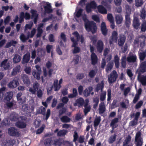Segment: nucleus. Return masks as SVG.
Returning a JSON list of instances; mask_svg holds the SVG:
<instances>
[{
  "instance_id": "obj_1",
  "label": "nucleus",
  "mask_w": 146,
  "mask_h": 146,
  "mask_svg": "<svg viewBox=\"0 0 146 146\" xmlns=\"http://www.w3.org/2000/svg\"><path fill=\"white\" fill-rule=\"evenodd\" d=\"M85 27L88 32H91L94 34L97 31V27L96 23L92 21H88L85 23Z\"/></svg>"
},
{
  "instance_id": "obj_2",
  "label": "nucleus",
  "mask_w": 146,
  "mask_h": 146,
  "mask_svg": "<svg viewBox=\"0 0 146 146\" xmlns=\"http://www.w3.org/2000/svg\"><path fill=\"white\" fill-rule=\"evenodd\" d=\"M8 132L9 134L11 136L18 137L21 135L20 131L14 127H12L9 128Z\"/></svg>"
},
{
  "instance_id": "obj_3",
  "label": "nucleus",
  "mask_w": 146,
  "mask_h": 146,
  "mask_svg": "<svg viewBox=\"0 0 146 146\" xmlns=\"http://www.w3.org/2000/svg\"><path fill=\"white\" fill-rule=\"evenodd\" d=\"M38 114H41L44 116H46L45 119L47 120L50 115V111L49 109H47L46 113V109L45 108L41 106L39 109V110L38 111Z\"/></svg>"
},
{
  "instance_id": "obj_4",
  "label": "nucleus",
  "mask_w": 146,
  "mask_h": 146,
  "mask_svg": "<svg viewBox=\"0 0 146 146\" xmlns=\"http://www.w3.org/2000/svg\"><path fill=\"white\" fill-rule=\"evenodd\" d=\"M76 38V40H75L74 37H72L70 38L71 41L72 42L73 44L72 47H76L78 44V42L80 40L79 34L77 31H75L73 33Z\"/></svg>"
},
{
  "instance_id": "obj_5",
  "label": "nucleus",
  "mask_w": 146,
  "mask_h": 146,
  "mask_svg": "<svg viewBox=\"0 0 146 146\" xmlns=\"http://www.w3.org/2000/svg\"><path fill=\"white\" fill-rule=\"evenodd\" d=\"M118 34L116 31H113L110 38L109 43L110 45L113 44V42H116L117 41Z\"/></svg>"
},
{
  "instance_id": "obj_6",
  "label": "nucleus",
  "mask_w": 146,
  "mask_h": 146,
  "mask_svg": "<svg viewBox=\"0 0 146 146\" xmlns=\"http://www.w3.org/2000/svg\"><path fill=\"white\" fill-rule=\"evenodd\" d=\"M118 76L116 71L115 70L113 71L109 76L108 81L110 83H112L116 81Z\"/></svg>"
},
{
  "instance_id": "obj_7",
  "label": "nucleus",
  "mask_w": 146,
  "mask_h": 146,
  "mask_svg": "<svg viewBox=\"0 0 146 146\" xmlns=\"http://www.w3.org/2000/svg\"><path fill=\"white\" fill-rule=\"evenodd\" d=\"M96 48L97 51L100 53H102L104 48V44L101 40H99L97 42Z\"/></svg>"
},
{
  "instance_id": "obj_8",
  "label": "nucleus",
  "mask_w": 146,
  "mask_h": 146,
  "mask_svg": "<svg viewBox=\"0 0 146 146\" xmlns=\"http://www.w3.org/2000/svg\"><path fill=\"white\" fill-rule=\"evenodd\" d=\"M10 65L9 62H8V59H5L1 62L0 66L3 68L4 70H6L9 69Z\"/></svg>"
},
{
  "instance_id": "obj_9",
  "label": "nucleus",
  "mask_w": 146,
  "mask_h": 146,
  "mask_svg": "<svg viewBox=\"0 0 146 146\" xmlns=\"http://www.w3.org/2000/svg\"><path fill=\"white\" fill-rule=\"evenodd\" d=\"M126 39V37L124 35L120 34L118 40V45L120 46H123L125 42Z\"/></svg>"
},
{
  "instance_id": "obj_10",
  "label": "nucleus",
  "mask_w": 146,
  "mask_h": 146,
  "mask_svg": "<svg viewBox=\"0 0 146 146\" xmlns=\"http://www.w3.org/2000/svg\"><path fill=\"white\" fill-rule=\"evenodd\" d=\"M84 104V101L83 98L82 97L77 99L75 101V102L74 104V106H78L80 107L82 106Z\"/></svg>"
},
{
  "instance_id": "obj_11",
  "label": "nucleus",
  "mask_w": 146,
  "mask_h": 146,
  "mask_svg": "<svg viewBox=\"0 0 146 146\" xmlns=\"http://www.w3.org/2000/svg\"><path fill=\"white\" fill-rule=\"evenodd\" d=\"M121 118V116L120 115H118L117 117H116L113 119L110 123V126L111 127H115L117 126H118V125H117L116 124L118 123L119 121L120 120Z\"/></svg>"
},
{
  "instance_id": "obj_12",
  "label": "nucleus",
  "mask_w": 146,
  "mask_h": 146,
  "mask_svg": "<svg viewBox=\"0 0 146 146\" xmlns=\"http://www.w3.org/2000/svg\"><path fill=\"white\" fill-rule=\"evenodd\" d=\"M19 84L18 80H17L14 79L9 83L8 86L10 88L13 89L16 88Z\"/></svg>"
},
{
  "instance_id": "obj_13",
  "label": "nucleus",
  "mask_w": 146,
  "mask_h": 146,
  "mask_svg": "<svg viewBox=\"0 0 146 146\" xmlns=\"http://www.w3.org/2000/svg\"><path fill=\"white\" fill-rule=\"evenodd\" d=\"M13 93L12 91L9 92H7L4 97V102H10L13 97Z\"/></svg>"
},
{
  "instance_id": "obj_14",
  "label": "nucleus",
  "mask_w": 146,
  "mask_h": 146,
  "mask_svg": "<svg viewBox=\"0 0 146 146\" xmlns=\"http://www.w3.org/2000/svg\"><path fill=\"white\" fill-rule=\"evenodd\" d=\"M125 24L127 27H129L131 24L130 15L127 12H126L125 15Z\"/></svg>"
},
{
  "instance_id": "obj_15",
  "label": "nucleus",
  "mask_w": 146,
  "mask_h": 146,
  "mask_svg": "<svg viewBox=\"0 0 146 146\" xmlns=\"http://www.w3.org/2000/svg\"><path fill=\"white\" fill-rule=\"evenodd\" d=\"M31 56L29 52H27L23 56L22 63L24 64L27 63L30 59Z\"/></svg>"
},
{
  "instance_id": "obj_16",
  "label": "nucleus",
  "mask_w": 146,
  "mask_h": 146,
  "mask_svg": "<svg viewBox=\"0 0 146 146\" xmlns=\"http://www.w3.org/2000/svg\"><path fill=\"white\" fill-rule=\"evenodd\" d=\"M91 63L93 65L97 64L98 62V58L95 53H92L91 55Z\"/></svg>"
},
{
  "instance_id": "obj_17",
  "label": "nucleus",
  "mask_w": 146,
  "mask_h": 146,
  "mask_svg": "<svg viewBox=\"0 0 146 146\" xmlns=\"http://www.w3.org/2000/svg\"><path fill=\"white\" fill-rule=\"evenodd\" d=\"M101 29L102 34L104 36H106L108 34L107 29L106 23L104 22H102L101 25Z\"/></svg>"
},
{
  "instance_id": "obj_18",
  "label": "nucleus",
  "mask_w": 146,
  "mask_h": 146,
  "mask_svg": "<svg viewBox=\"0 0 146 146\" xmlns=\"http://www.w3.org/2000/svg\"><path fill=\"white\" fill-rule=\"evenodd\" d=\"M39 84L38 83H35L33 85V88L29 89V91L33 94H35L38 89Z\"/></svg>"
},
{
  "instance_id": "obj_19",
  "label": "nucleus",
  "mask_w": 146,
  "mask_h": 146,
  "mask_svg": "<svg viewBox=\"0 0 146 146\" xmlns=\"http://www.w3.org/2000/svg\"><path fill=\"white\" fill-rule=\"evenodd\" d=\"M44 12L45 13L49 14L52 13L53 11L52 7L50 3H47L46 5L44 6Z\"/></svg>"
},
{
  "instance_id": "obj_20",
  "label": "nucleus",
  "mask_w": 146,
  "mask_h": 146,
  "mask_svg": "<svg viewBox=\"0 0 146 146\" xmlns=\"http://www.w3.org/2000/svg\"><path fill=\"white\" fill-rule=\"evenodd\" d=\"M139 71L140 72L142 73L146 72V61L143 62L140 64Z\"/></svg>"
},
{
  "instance_id": "obj_21",
  "label": "nucleus",
  "mask_w": 146,
  "mask_h": 146,
  "mask_svg": "<svg viewBox=\"0 0 146 146\" xmlns=\"http://www.w3.org/2000/svg\"><path fill=\"white\" fill-rule=\"evenodd\" d=\"M137 57L135 55L132 54L127 56L126 60L129 63H134L136 61Z\"/></svg>"
},
{
  "instance_id": "obj_22",
  "label": "nucleus",
  "mask_w": 146,
  "mask_h": 146,
  "mask_svg": "<svg viewBox=\"0 0 146 146\" xmlns=\"http://www.w3.org/2000/svg\"><path fill=\"white\" fill-rule=\"evenodd\" d=\"M97 9L98 12L102 14H106L107 13V10L102 5L97 6Z\"/></svg>"
},
{
  "instance_id": "obj_23",
  "label": "nucleus",
  "mask_w": 146,
  "mask_h": 146,
  "mask_svg": "<svg viewBox=\"0 0 146 146\" xmlns=\"http://www.w3.org/2000/svg\"><path fill=\"white\" fill-rule=\"evenodd\" d=\"M98 110L99 113L100 114L103 113L106 111V106L103 102L100 104Z\"/></svg>"
},
{
  "instance_id": "obj_24",
  "label": "nucleus",
  "mask_w": 146,
  "mask_h": 146,
  "mask_svg": "<svg viewBox=\"0 0 146 146\" xmlns=\"http://www.w3.org/2000/svg\"><path fill=\"white\" fill-rule=\"evenodd\" d=\"M15 125L20 129H23L26 127V124L23 121H18L16 123Z\"/></svg>"
},
{
  "instance_id": "obj_25",
  "label": "nucleus",
  "mask_w": 146,
  "mask_h": 146,
  "mask_svg": "<svg viewBox=\"0 0 146 146\" xmlns=\"http://www.w3.org/2000/svg\"><path fill=\"white\" fill-rule=\"evenodd\" d=\"M140 24L139 19L137 17L134 18L133 23L134 28L136 30L138 29Z\"/></svg>"
},
{
  "instance_id": "obj_26",
  "label": "nucleus",
  "mask_w": 146,
  "mask_h": 146,
  "mask_svg": "<svg viewBox=\"0 0 146 146\" xmlns=\"http://www.w3.org/2000/svg\"><path fill=\"white\" fill-rule=\"evenodd\" d=\"M123 18L121 14L116 15L115 16V20L117 25L121 24L123 22Z\"/></svg>"
},
{
  "instance_id": "obj_27",
  "label": "nucleus",
  "mask_w": 146,
  "mask_h": 146,
  "mask_svg": "<svg viewBox=\"0 0 146 146\" xmlns=\"http://www.w3.org/2000/svg\"><path fill=\"white\" fill-rule=\"evenodd\" d=\"M22 79L25 84L29 85L30 84V79L27 75L23 74L22 76Z\"/></svg>"
},
{
  "instance_id": "obj_28",
  "label": "nucleus",
  "mask_w": 146,
  "mask_h": 146,
  "mask_svg": "<svg viewBox=\"0 0 146 146\" xmlns=\"http://www.w3.org/2000/svg\"><path fill=\"white\" fill-rule=\"evenodd\" d=\"M10 119L11 121H16L18 119V115L15 112H12L10 115Z\"/></svg>"
},
{
  "instance_id": "obj_29",
  "label": "nucleus",
  "mask_w": 146,
  "mask_h": 146,
  "mask_svg": "<svg viewBox=\"0 0 146 146\" xmlns=\"http://www.w3.org/2000/svg\"><path fill=\"white\" fill-rule=\"evenodd\" d=\"M21 66L20 65L16 66L14 68L11 72V74L12 76L16 75L18 73H19L20 70Z\"/></svg>"
},
{
  "instance_id": "obj_30",
  "label": "nucleus",
  "mask_w": 146,
  "mask_h": 146,
  "mask_svg": "<svg viewBox=\"0 0 146 146\" xmlns=\"http://www.w3.org/2000/svg\"><path fill=\"white\" fill-rule=\"evenodd\" d=\"M139 58L141 61H143L146 57V51L141 50V52H139Z\"/></svg>"
},
{
  "instance_id": "obj_31",
  "label": "nucleus",
  "mask_w": 146,
  "mask_h": 146,
  "mask_svg": "<svg viewBox=\"0 0 146 146\" xmlns=\"http://www.w3.org/2000/svg\"><path fill=\"white\" fill-rule=\"evenodd\" d=\"M92 90V87L91 86H89L88 88H86L84 90V95L86 97L88 96Z\"/></svg>"
},
{
  "instance_id": "obj_32",
  "label": "nucleus",
  "mask_w": 146,
  "mask_h": 146,
  "mask_svg": "<svg viewBox=\"0 0 146 146\" xmlns=\"http://www.w3.org/2000/svg\"><path fill=\"white\" fill-rule=\"evenodd\" d=\"M78 92L77 89L76 88H73L72 90V94H71L68 95L69 98H75L78 95Z\"/></svg>"
},
{
  "instance_id": "obj_33",
  "label": "nucleus",
  "mask_w": 146,
  "mask_h": 146,
  "mask_svg": "<svg viewBox=\"0 0 146 146\" xmlns=\"http://www.w3.org/2000/svg\"><path fill=\"white\" fill-rule=\"evenodd\" d=\"M113 64V62H108L106 69V72H108L109 71L112 69Z\"/></svg>"
},
{
  "instance_id": "obj_34",
  "label": "nucleus",
  "mask_w": 146,
  "mask_h": 146,
  "mask_svg": "<svg viewBox=\"0 0 146 146\" xmlns=\"http://www.w3.org/2000/svg\"><path fill=\"white\" fill-rule=\"evenodd\" d=\"M131 137L129 135H128L123 142V146H125L128 145V144L131 141Z\"/></svg>"
},
{
  "instance_id": "obj_35",
  "label": "nucleus",
  "mask_w": 146,
  "mask_h": 146,
  "mask_svg": "<svg viewBox=\"0 0 146 146\" xmlns=\"http://www.w3.org/2000/svg\"><path fill=\"white\" fill-rule=\"evenodd\" d=\"M62 143L63 141L62 139L59 138L54 140L53 144L56 145L60 146L62 145Z\"/></svg>"
},
{
  "instance_id": "obj_36",
  "label": "nucleus",
  "mask_w": 146,
  "mask_h": 146,
  "mask_svg": "<svg viewBox=\"0 0 146 146\" xmlns=\"http://www.w3.org/2000/svg\"><path fill=\"white\" fill-rule=\"evenodd\" d=\"M60 119L61 121L63 123L69 122L70 121V118L66 115L62 116Z\"/></svg>"
},
{
  "instance_id": "obj_37",
  "label": "nucleus",
  "mask_w": 146,
  "mask_h": 146,
  "mask_svg": "<svg viewBox=\"0 0 146 146\" xmlns=\"http://www.w3.org/2000/svg\"><path fill=\"white\" fill-rule=\"evenodd\" d=\"M116 137L117 135L116 134L111 135L109 139L108 142L109 143L111 144L113 143L115 141Z\"/></svg>"
},
{
  "instance_id": "obj_38",
  "label": "nucleus",
  "mask_w": 146,
  "mask_h": 146,
  "mask_svg": "<svg viewBox=\"0 0 146 146\" xmlns=\"http://www.w3.org/2000/svg\"><path fill=\"white\" fill-rule=\"evenodd\" d=\"M104 87V84L102 82L101 83L98 84L97 85V86L96 88V91L97 92H98L100 90H101L102 91Z\"/></svg>"
},
{
  "instance_id": "obj_39",
  "label": "nucleus",
  "mask_w": 146,
  "mask_h": 146,
  "mask_svg": "<svg viewBox=\"0 0 146 146\" xmlns=\"http://www.w3.org/2000/svg\"><path fill=\"white\" fill-rule=\"evenodd\" d=\"M29 38V36H26L23 33H22L20 36V38L21 40L23 42H26Z\"/></svg>"
},
{
  "instance_id": "obj_40",
  "label": "nucleus",
  "mask_w": 146,
  "mask_h": 146,
  "mask_svg": "<svg viewBox=\"0 0 146 146\" xmlns=\"http://www.w3.org/2000/svg\"><path fill=\"white\" fill-rule=\"evenodd\" d=\"M6 144H8L9 146H13L15 142L14 139L12 138L6 140Z\"/></svg>"
},
{
  "instance_id": "obj_41",
  "label": "nucleus",
  "mask_w": 146,
  "mask_h": 146,
  "mask_svg": "<svg viewBox=\"0 0 146 146\" xmlns=\"http://www.w3.org/2000/svg\"><path fill=\"white\" fill-rule=\"evenodd\" d=\"M41 72H36L35 71H33L32 72V74L33 76L36 79L39 80L40 79V74Z\"/></svg>"
},
{
  "instance_id": "obj_42",
  "label": "nucleus",
  "mask_w": 146,
  "mask_h": 146,
  "mask_svg": "<svg viewBox=\"0 0 146 146\" xmlns=\"http://www.w3.org/2000/svg\"><path fill=\"white\" fill-rule=\"evenodd\" d=\"M52 139L51 138L46 139L44 142V144L45 146H50L51 145Z\"/></svg>"
},
{
  "instance_id": "obj_43",
  "label": "nucleus",
  "mask_w": 146,
  "mask_h": 146,
  "mask_svg": "<svg viewBox=\"0 0 146 146\" xmlns=\"http://www.w3.org/2000/svg\"><path fill=\"white\" fill-rule=\"evenodd\" d=\"M21 59V57L17 54H15L13 58V62L17 63L20 61Z\"/></svg>"
},
{
  "instance_id": "obj_44",
  "label": "nucleus",
  "mask_w": 146,
  "mask_h": 146,
  "mask_svg": "<svg viewBox=\"0 0 146 146\" xmlns=\"http://www.w3.org/2000/svg\"><path fill=\"white\" fill-rule=\"evenodd\" d=\"M126 58L125 56H123L121 59V66L123 68H125L126 66Z\"/></svg>"
},
{
  "instance_id": "obj_45",
  "label": "nucleus",
  "mask_w": 146,
  "mask_h": 146,
  "mask_svg": "<svg viewBox=\"0 0 146 146\" xmlns=\"http://www.w3.org/2000/svg\"><path fill=\"white\" fill-rule=\"evenodd\" d=\"M139 80L142 85H146V76L141 77L139 79Z\"/></svg>"
},
{
  "instance_id": "obj_46",
  "label": "nucleus",
  "mask_w": 146,
  "mask_h": 146,
  "mask_svg": "<svg viewBox=\"0 0 146 146\" xmlns=\"http://www.w3.org/2000/svg\"><path fill=\"white\" fill-rule=\"evenodd\" d=\"M101 121V117L100 116L96 118L94 121V126L95 127L98 126Z\"/></svg>"
},
{
  "instance_id": "obj_47",
  "label": "nucleus",
  "mask_w": 146,
  "mask_h": 146,
  "mask_svg": "<svg viewBox=\"0 0 146 146\" xmlns=\"http://www.w3.org/2000/svg\"><path fill=\"white\" fill-rule=\"evenodd\" d=\"M135 143L136 146H142L143 144V139H139L135 140Z\"/></svg>"
},
{
  "instance_id": "obj_48",
  "label": "nucleus",
  "mask_w": 146,
  "mask_h": 146,
  "mask_svg": "<svg viewBox=\"0 0 146 146\" xmlns=\"http://www.w3.org/2000/svg\"><path fill=\"white\" fill-rule=\"evenodd\" d=\"M66 130L63 129L60 130L57 133V136H61L65 135L67 133Z\"/></svg>"
},
{
  "instance_id": "obj_49",
  "label": "nucleus",
  "mask_w": 146,
  "mask_h": 146,
  "mask_svg": "<svg viewBox=\"0 0 146 146\" xmlns=\"http://www.w3.org/2000/svg\"><path fill=\"white\" fill-rule=\"evenodd\" d=\"M67 109L66 108L64 107L60 109L58 111V116L60 117L62 115L65 113Z\"/></svg>"
},
{
  "instance_id": "obj_50",
  "label": "nucleus",
  "mask_w": 146,
  "mask_h": 146,
  "mask_svg": "<svg viewBox=\"0 0 146 146\" xmlns=\"http://www.w3.org/2000/svg\"><path fill=\"white\" fill-rule=\"evenodd\" d=\"M140 16L143 19H145L146 16V11L144 8L142 9L140 11Z\"/></svg>"
},
{
  "instance_id": "obj_51",
  "label": "nucleus",
  "mask_w": 146,
  "mask_h": 146,
  "mask_svg": "<svg viewBox=\"0 0 146 146\" xmlns=\"http://www.w3.org/2000/svg\"><path fill=\"white\" fill-rule=\"evenodd\" d=\"M37 11L36 10L32 9L31 10V13L32 14L31 19L35 17H38V15L37 13Z\"/></svg>"
},
{
  "instance_id": "obj_52",
  "label": "nucleus",
  "mask_w": 146,
  "mask_h": 146,
  "mask_svg": "<svg viewBox=\"0 0 146 146\" xmlns=\"http://www.w3.org/2000/svg\"><path fill=\"white\" fill-rule=\"evenodd\" d=\"M96 72L94 70H92L90 71L88 74L89 76L91 78H93L96 75Z\"/></svg>"
},
{
  "instance_id": "obj_53",
  "label": "nucleus",
  "mask_w": 146,
  "mask_h": 146,
  "mask_svg": "<svg viewBox=\"0 0 146 146\" xmlns=\"http://www.w3.org/2000/svg\"><path fill=\"white\" fill-rule=\"evenodd\" d=\"M141 31L145 32L146 31V21L143 22L141 25Z\"/></svg>"
},
{
  "instance_id": "obj_54",
  "label": "nucleus",
  "mask_w": 146,
  "mask_h": 146,
  "mask_svg": "<svg viewBox=\"0 0 146 146\" xmlns=\"http://www.w3.org/2000/svg\"><path fill=\"white\" fill-rule=\"evenodd\" d=\"M141 133L140 131H138L136 133L135 140L139 139H143L141 137Z\"/></svg>"
},
{
  "instance_id": "obj_55",
  "label": "nucleus",
  "mask_w": 146,
  "mask_h": 146,
  "mask_svg": "<svg viewBox=\"0 0 146 146\" xmlns=\"http://www.w3.org/2000/svg\"><path fill=\"white\" fill-rule=\"evenodd\" d=\"M83 11V9H78V10L77 11L76 14V16L77 18L80 17L82 14V13Z\"/></svg>"
},
{
  "instance_id": "obj_56",
  "label": "nucleus",
  "mask_w": 146,
  "mask_h": 146,
  "mask_svg": "<svg viewBox=\"0 0 146 146\" xmlns=\"http://www.w3.org/2000/svg\"><path fill=\"white\" fill-rule=\"evenodd\" d=\"M106 92L102 93L100 96V100L101 101H104L106 99Z\"/></svg>"
},
{
  "instance_id": "obj_57",
  "label": "nucleus",
  "mask_w": 146,
  "mask_h": 146,
  "mask_svg": "<svg viewBox=\"0 0 146 146\" xmlns=\"http://www.w3.org/2000/svg\"><path fill=\"white\" fill-rule=\"evenodd\" d=\"M62 103L64 104H66L69 101V99L66 96L63 97L61 99Z\"/></svg>"
},
{
  "instance_id": "obj_58",
  "label": "nucleus",
  "mask_w": 146,
  "mask_h": 146,
  "mask_svg": "<svg viewBox=\"0 0 146 146\" xmlns=\"http://www.w3.org/2000/svg\"><path fill=\"white\" fill-rule=\"evenodd\" d=\"M143 102L141 100L139 101L136 104L135 106L136 109H138L140 108L143 104Z\"/></svg>"
},
{
  "instance_id": "obj_59",
  "label": "nucleus",
  "mask_w": 146,
  "mask_h": 146,
  "mask_svg": "<svg viewBox=\"0 0 146 146\" xmlns=\"http://www.w3.org/2000/svg\"><path fill=\"white\" fill-rule=\"evenodd\" d=\"M92 19L95 21L99 22L100 20L99 17L96 15H93L92 16Z\"/></svg>"
},
{
  "instance_id": "obj_60",
  "label": "nucleus",
  "mask_w": 146,
  "mask_h": 146,
  "mask_svg": "<svg viewBox=\"0 0 146 146\" xmlns=\"http://www.w3.org/2000/svg\"><path fill=\"white\" fill-rule=\"evenodd\" d=\"M92 7L89 5V3L87 4L86 6V11L88 13H89L91 12Z\"/></svg>"
},
{
  "instance_id": "obj_61",
  "label": "nucleus",
  "mask_w": 146,
  "mask_h": 146,
  "mask_svg": "<svg viewBox=\"0 0 146 146\" xmlns=\"http://www.w3.org/2000/svg\"><path fill=\"white\" fill-rule=\"evenodd\" d=\"M73 53L74 54H76L79 53L80 51V49L79 47L76 46L74 47Z\"/></svg>"
},
{
  "instance_id": "obj_62",
  "label": "nucleus",
  "mask_w": 146,
  "mask_h": 146,
  "mask_svg": "<svg viewBox=\"0 0 146 146\" xmlns=\"http://www.w3.org/2000/svg\"><path fill=\"white\" fill-rule=\"evenodd\" d=\"M60 37L61 39L63 40L64 42H66V35L63 33H62L60 34Z\"/></svg>"
},
{
  "instance_id": "obj_63",
  "label": "nucleus",
  "mask_w": 146,
  "mask_h": 146,
  "mask_svg": "<svg viewBox=\"0 0 146 146\" xmlns=\"http://www.w3.org/2000/svg\"><path fill=\"white\" fill-rule=\"evenodd\" d=\"M139 99V95H137V94H136L133 100V103L134 104H135L137 102Z\"/></svg>"
},
{
  "instance_id": "obj_64",
  "label": "nucleus",
  "mask_w": 146,
  "mask_h": 146,
  "mask_svg": "<svg viewBox=\"0 0 146 146\" xmlns=\"http://www.w3.org/2000/svg\"><path fill=\"white\" fill-rule=\"evenodd\" d=\"M91 109V107L90 106H88V107L85 108L84 111L85 115L87 114L89 112Z\"/></svg>"
}]
</instances>
